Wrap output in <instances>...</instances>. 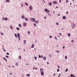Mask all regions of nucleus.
I'll return each mask as SVG.
<instances>
[{"label": "nucleus", "instance_id": "obj_41", "mask_svg": "<svg viewBox=\"0 0 77 77\" xmlns=\"http://www.w3.org/2000/svg\"><path fill=\"white\" fill-rule=\"evenodd\" d=\"M57 72H59V69H58L57 70Z\"/></svg>", "mask_w": 77, "mask_h": 77}, {"label": "nucleus", "instance_id": "obj_62", "mask_svg": "<svg viewBox=\"0 0 77 77\" xmlns=\"http://www.w3.org/2000/svg\"><path fill=\"white\" fill-rule=\"evenodd\" d=\"M38 69V68H35V69L36 70V69Z\"/></svg>", "mask_w": 77, "mask_h": 77}, {"label": "nucleus", "instance_id": "obj_40", "mask_svg": "<svg viewBox=\"0 0 77 77\" xmlns=\"http://www.w3.org/2000/svg\"><path fill=\"white\" fill-rule=\"evenodd\" d=\"M57 52V53H59V51H58L57 50L56 51Z\"/></svg>", "mask_w": 77, "mask_h": 77}, {"label": "nucleus", "instance_id": "obj_11", "mask_svg": "<svg viewBox=\"0 0 77 77\" xmlns=\"http://www.w3.org/2000/svg\"><path fill=\"white\" fill-rule=\"evenodd\" d=\"M14 36H15L16 38H18V36H17V35L16 34H14Z\"/></svg>", "mask_w": 77, "mask_h": 77}, {"label": "nucleus", "instance_id": "obj_23", "mask_svg": "<svg viewBox=\"0 0 77 77\" xmlns=\"http://www.w3.org/2000/svg\"><path fill=\"white\" fill-rule=\"evenodd\" d=\"M26 76H28V77H30V74H27V75H26Z\"/></svg>", "mask_w": 77, "mask_h": 77}, {"label": "nucleus", "instance_id": "obj_1", "mask_svg": "<svg viewBox=\"0 0 77 77\" xmlns=\"http://www.w3.org/2000/svg\"><path fill=\"white\" fill-rule=\"evenodd\" d=\"M45 11L46 13H47V14H48L50 12V11L47 8L45 9Z\"/></svg>", "mask_w": 77, "mask_h": 77}, {"label": "nucleus", "instance_id": "obj_12", "mask_svg": "<svg viewBox=\"0 0 77 77\" xmlns=\"http://www.w3.org/2000/svg\"><path fill=\"white\" fill-rule=\"evenodd\" d=\"M35 23H39V21L38 20H35Z\"/></svg>", "mask_w": 77, "mask_h": 77}, {"label": "nucleus", "instance_id": "obj_26", "mask_svg": "<svg viewBox=\"0 0 77 77\" xmlns=\"http://www.w3.org/2000/svg\"><path fill=\"white\" fill-rule=\"evenodd\" d=\"M19 26L20 27H21V24H19Z\"/></svg>", "mask_w": 77, "mask_h": 77}, {"label": "nucleus", "instance_id": "obj_8", "mask_svg": "<svg viewBox=\"0 0 77 77\" xmlns=\"http://www.w3.org/2000/svg\"><path fill=\"white\" fill-rule=\"evenodd\" d=\"M70 76L71 77H75V76H74V75H72V74L70 75Z\"/></svg>", "mask_w": 77, "mask_h": 77}, {"label": "nucleus", "instance_id": "obj_31", "mask_svg": "<svg viewBox=\"0 0 77 77\" xmlns=\"http://www.w3.org/2000/svg\"><path fill=\"white\" fill-rule=\"evenodd\" d=\"M18 38L19 41H20V37H18Z\"/></svg>", "mask_w": 77, "mask_h": 77}, {"label": "nucleus", "instance_id": "obj_46", "mask_svg": "<svg viewBox=\"0 0 77 77\" xmlns=\"http://www.w3.org/2000/svg\"><path fill=\"white\" fill-rule=\"evenodd\" d=\"M58 69H59V68H60V66H58Z\"/></svg>", "mask_w": 77, "mask_h": 77}, {"label": "nucleus", "instance_id": "obj_20", "mask_svg": "<svg viewBox=\"0 0 77 77\" xmlns=\"http://www.w3.org/2000/svg\"><path fill=\"white\" fill-rule=\"evenodd\" d=\"M6 1L7 2H8V3H9V2H10V1L9 0H6Z\"/></svg>", "mask_w": 77, "mask_h": 77}, {"label": "nucleus", "instance_id": "obj_14", "mask_svg": "<svg viewBox=\"0 0 77 77\" xmlns=\"http://www.w3.org/2000/svg\"><path fill=\"white\" fill-rule=\"evenodd\" d=\"M8 20V18H7V17L5 18V21H6V20Z\"/></svg>", "mask_w": 77, "mask_h": 77}, {"label": "nucleus", "instance_id": "obj_16", "mask_svg": "<svg viewBox=\"0 0 77 77\" xmlns=\"http://www.w3.org/2000/svg\"><path fill=\"white\" fill-rule=\"evenodd\" d=\"M3 59H4V60H5L6 62H7V60H6V58H5V57H4L3 58Z\"/></svg>", "mask_w": 77, "mask_h": 77}, {"label": "nucleus", "instance_id": "obj_64", "mask_svg": "<svg viewBox=\"0 0 77 77\" xmlns=\"http://www.w3.org/2000/svg\"><path fill=\"white\" fill-rule=\"evenodd\" d=\"M58 37L59 38H60V35H58Z\"/></svg>", "mask_w": 77, "mask_h": 77}, {"label": "nucleus", "instance_id": "obj_53", "mask_svg": "<svg viewBox=\"0 0 77 77\" xmlns=\"http://www.w3.org/2000/svg\"><path fill=\"white\" fill-rule=\"evenodd\" d=\"M66 14H68V12H66Z\"/></svg>", "mask_w": 77, "mask_h": 77}, {"label": "nucleus", "instance_id": "obj_55", "mask_svg": "<svg viewBox=\"0 0 77 77\" xmlns=\"http://www.w3.org/2000/svg\"><path fill=\"white\" fill-rule=\"evenodd\" d=\"M44 18L45 19H46V18H47L46 17H44Z\"/></svg>", "mask_w": 77, "mask_h": 77}, {"label": "nucleus", "instance_id": "obj_38", "mask_svg": "<svg viewBox=\"0 0 77 77\" xmlns=\"http://www.w3.org/2000/svg\"><path fill=\"white\" fill-rule=\"evenodd\" d=\"M55 39L56 40H57V38H56V36L55 37Z\"/></svg>", "mask_w": 77, "mask_h": 77}, {"label": "nucleus", "instance_id": "obj_5", "mask_svg": "<svg viewBox=\"0 0 77 77\" xmlns=\"http://www.w3.org/2000/svg\"><path fill=\"white\" fill-rule=\"evenodd\" d=\"M25 21H28V18H27V17H25Z\"/></svg>", "mask_w": 77, "mask_h": 77}, {"label": "nucleus", "instance_id": "obj_27", "mask_svg": "<svg viewBox=\"0 0 77 77\" xmlns=\"http://www.w3.org/2000/svg\"><path fill=\"white\" fill-rule=\"evenodd\" d=\"M10 27L11 29H13V27L12 26H10Z\"/></svg>", "mask_w": 77, "mask_h": 77}, {"label": "nucleus", "instance_id": "obj_48", "mask_svg": "<svg viewBox=\"0 0 77 77\" xmlns=\"http://www.w3.org/2000/svg\"><path fill=\"white\" fill-rule=\"evenodd\" d=\"M51 55H50V54H49V57H51Z\"/></svg>", "mask_w": 77, "mask_h": 77}, {"label": "nucleus", "instance_id": "obj_36", "mask_svg": "<svg viewBox=\"0 0 77 77\" xmlns=\"http://www.w3.org/2000/svg\"><path fill=\"white\" fill-rule=\"evenodd\" d=\"M59 1L60 3L61 2H62V1H61V0H59Z\"/></svg>", "mask_w": 77, "mask_h": 77}, {"label": "nucleus", "instance_id": "obj_57", "mask_svg": "<svg viewBox=\"0 0 77 77\" xmlns=\"http://www.w3.org/2000/svg\"><path fill=\"white\" fill-rule=\"evenodd\" d=\"M21 6V7H23V4H22Z\"/></svg>", "mask_w": 77, "mask_h": 77}, {"label": "nucleus", "instance_id": "obj_32", "mask_svg": "<svg viewBox=\"0 0 77 77\" xmlns=\"http://www.w3.org/2000/svg\"><path fill=\"white\" fill-rule=\"evenodd\" d=\"M68 0H66V3H68Z\"/></svg>", "mask_w": 77, "mask_h": 77}, {"label": "nucleus", "instance_id": "obj_35", "mask_svg": "<svg viewBox=\"0 0 77 77\" xmlns=\"http://www.w3.org/2000/svg\"><path fill=\"white\" fill-rule=\"evenodd\" d=\"M6 54H7V55H9V52H7L6 53Z\"/></svg>", "mask_w": 77, "mask_h": 77}, {"label": "nucleus", "instance_id": "obj_18", "mask_svg": "<svg viewBox=\"0 0 77 77\" xmlns=\"http://www.w3.org/2000/svg\"><path fill=\"white\" fill-rule=\"evenodd\" d=\"M75 27V25L74 24L73 25V28H74Z\"/></svg>", "mask_w": 77, "mask_h": 77}, {"label": "nucleus", "instance_id": "obj_43", "mask_svg": "<svg viewBox=\"0 0 77 77\" xmlns=\"http://www.w3.org/2000/svg\"><path fill=\"white\" fill-rule=\"evenodd\" d=\"M43 69H40V71L41 72L42 71V70H43Z\"/></svg>", "mask_w": 77, "mask_h": 77}, {"label": "nucleus", "instance_id": "obj_29", "mask_svg": "<svg viewBox=\"0 0 77 77\" xmlns=\"http://www.w3.org/2000/svg\"><path fill=\"white\" fill-rule=\"evenodd\" d=\"M26 41L24 40V44H26Z\"/></svg>", "mask_w": 77, "mask_h": 77}, {"label": "nucleus", "instance_id": "obj_2", "mask_svg": "<svg viewBox=\"0 0 77 77\" xmlns=\"http://www.w3.org/2000/svg\"><path fill=\"white\" fill-rule=\"evenodd\" d=\"M31 20L32 21H35V19L33 18H32L31 19Z\"/></svg>", "mask_w": 77, "mask_h": 77}, {"label": "nucleus", "instance_id": "obj_61", "mask_svg": "<svg viewBox=\"0 0 77 77\" xmlns=\"http://www.w3.org/2000/svg\"><path fill=\"white\" fill-rule=\"evenodd\" d=\"M10 75H12V74L11 73H10Z\"/></svg>", "mask_w": 77, "mask_h": 77}, {"label": "nucleus", "instance_id": "obj_10", "mask_svg": "<svg viewBox=\"0 0 77 77\" xmlns=\"http://www.w3.org/2000/svg\"><path fill=\"white\" fill-rule=\"evenodd\" d=\"M63 20H65V19H66V16H63Z\"/></svg>", "mask_w": 77, "mask_h": 77}, {"label": "nucleus", "instance_id": "obj_13", "mask_svg": "<svg viewBox=\"0 0 77 77\" xmlns=\"http://www.w3.org/2000/svg\"><path fill=\"white\" fill-rule=\"evenodd\" d=\"M23 26L24 27H25L26 26V23H23Z\"/></svg>", "mask_w": 77, "mask_h": 77}, {"label": "nucleus", "instance_id": "obj_52", "mask_svg": "<svg viewBox=\"0 0 77 77\" xmlns=\"http://www.w3.org/2000/svg\"><path fill=\"white\" fill-rule=\"evenodd\" d=\"M59 35H60V36H61V35H62V34L61 33H59Z\"/></svg>", "mask_w": 77, "mask_h": 77}, {"label": "nucleus", "instance_id": "obj_49", "mask_svg": "<svg viewBox=\"0 0 77 77\" xmlns=\"http://www.w3.org/2000/svg\"><path fill=\"white\" fill-rule=\"evenodd\" d=\"M38 57H39L40 58V57H41V55H38Z\"/></svg>", "mask_w": 77, "mask_h": 77}, {"label": "nucleus", "instance_id": "obj_25", "mask_svg": "<svg viewBox=\"0 0 77 77\" xmlns=\"http://www.w3.org/2000/svg\"><path fill=\"white\" fill-rule=\"evenodd\" d=\"M68 36H71V34H70V33H68Z\"/></svg>", "mask_w": 77, "mask_h": 77}, {"label": "nucleus", "instance_id": "obj_42", "mask_svg": "<svg viewBox=\"0 0 77 77\" xmlns=\"http://www.w3.org/2000/svg\"><path fill=\"white\" fill-rule=\"evenodd\" d=\"M28 33L29 35H30V31H28Z\"/></svg>", "mask_w": 77, "mask_h": 77}, {"label": "nucleus", "instance_id": "obj_19", "mask_svg": "<svg viewBox=\"0 0 77 77\" xmlns=\"http://www.w3.org/2000/svg\"><path fill=\"white\" fill-rule=\"evenodd\" d=\"M16 65L17 66H18V63H16Z\"/></svg>", "mask_w": 77, "mask_h": 77}, {"label": "nucleus", "instance_id": "obj_54", "mask_svg": "<svg viewBox=\"0 0 77 77\" xmlns=\"http://www.w3.org/2000/svg\"><path fill=\"white\" fill-rule=\"evenodd\" d=\"M2 20H4V17H2Z\"/></svg>", "mask_w": 77, "mask_h": 77}, {"label": "nucleus", "instance_id": "obj_34", "mask_svg": "<svg viewBox=\"0 0 77 77\" xmlns=\"http://www.w3.org/2000/svg\"><path fill=\"white\" fill-rule=\"evenodd\" d=\"M19 59H21V56H19Z\"/></svg>", "mask_w": 77, "mask_h": 77}, {"label": "nucleus", "instance_id": "obj_58", "mask_svg": "<svg viewBox=\"0 0 77 77\" xmlns=\"http://www.w3.org/2000/svg\"><path fill=\"white\" fill-rule=\"evenodd\" d=\"M18 49L19 50H21V49H20V48H18Z\"/></svg>", "mask_w": 77, "mask_h": 77}, {"label": "nucleus", "instance_id": "obj_33", "mask_svg": "<svg viewBox=\"0 0 77 77\" xmlns=\"http://www.w3.org/2000/svg\"><path fill=\"white\" fill-rule=\"evenodd\" d=\"M34 26H35V27H36V23H34Z\"/></svg>", "mask_w": 77, "mask_h": 77}, {"label": "nucleus", "instance_id": "obj_63", "mask_svg": "<svg viewBox=\"0 0 77 77\" xmlns=\"http://www.w3.org/2000/svg\"><path fill=\"white\" fill-rule=\"evenodd\" d=\"M72 42H74V41H73V40L72 41H71Z\"/></svg>", "mask_w": 77, "mask_h": 77}, {"label": "nucleus", "instance_id": "obj_44", "mask_svg": "<svg viewBox=\"0 0 77 77\" xmlns=\"http://www.w3.org/2000/svg\"><path fill=\"white\" fill-rule=\"evenodd\" d=\"M56 24L57 25H59V23L57 22Z\"/></svg>", "mask_w": 77, "mask_h": 77}, {"label": "nucleus", "instance_id": "obj_51", "mask_svg": "<svg viewBox=\"0 0 77 77\" xmlns=\"http://www.w3.org/2000/svg\"><path fill=\"white\" fill-rule=\"evenodd\" d=\"M3 50H4V51H6V50H5V48H3Z\"/></svg>", "mask_w": 77, "mask_h": 77}, {"label": "nucleus", "instance_id": "obj_21", "mask_svg": "<svg viewBox=\"0 0 77 77\" xmlns=\"http://www.w3.org/2000/svg\"><path fill=\"white\" fill-rule=\"evenodd\" d=\"M16 29H17V30H20V28H19V27H17V28H16Z\"/></svg>", "mask_w": 77, "mask_h": 77}, {"label": "nucleus", "instance_id": "obj_22", "mask_svg": "<svg viewBox=\"0 0 77 77\" xmlns=\"http://www.w3.org/2000/svg\"><path fill=\"white\" fill-rule=\"evenodd\" d=\"M43 59L44 60H46V57H43Z\"/></svg>", "mask_w": 77, "mask_h": 77}, {"label": "nucleus", "instance_id": "obj_45", "mask_svg": "<svg viewBox=\"0 0 77 77\" xmlns=\"http://www.w3.org/2000/svg\"><path fill=\"white\" fill-rule=\"evenodd\" d=\"M41 57L42 58H43L44 57H43V56L41 55Z\"/></svg>", "mask_w": 77, "mask_h": 77}, {"label": "nucleus", "instance_id": "obj_60", "mask_svg": "<svg viewBox=\"0 0 77 77\" xmlns=\"http://www.w3.org/2000/svg\"><path fill=\"white\" fill-rule=\"evenodd\" d=\"M47 64H49V62H47Z\"/></svg>", "mask_w": 77, "mask_h": 77}, {"label": "nucleus", "instance_id": "obj_28", "mask_svg": "<svg viewBox=\"0 0 77 77\" xmlns=\"http://www.w3.org/2000/svg\"><path fill=\"white\" fill-rule=\"evenodd\" d=\"M34 59H35V60H36V59H37V57H34Z\"/></svg>", "mask_w": 77, "mask_h": 77}, {"label": "nucleus", "instance_id": "obj_37", "mask_svg": "<svg viewBox=\"0 0 77 77\" xmlns=\"http://www.w3.org/2000/svg\"><path fill=\"white\" fill-rule=\"evenodd\" d=\"M68 71V69H66V70H65V72H67Z\"/></svg>", "mask_w": 77, "mask_h": 77}, {"label": "nucleus", "instance_id": "obj_4", "mask_svg": "<svg viewBox=\"0 0 77 77\" xmlns=\"http://www.w3.org/2000/svg\"><path fill=\"white\" fill-rule=\"evenodd\" d=\"M32 6H30L29 7V9H30V10H32Z\"/></svg>", "mask_w": 77, "mask_h": 77}, {"label": "nucleus", "instance_id": "obj_9", "mask_svg": "<svg viewBox=\"0 0 77 77\" xmlns=\"http://www.w3.org/2000/svg\"><path fill=\"white\" fill-rule=\"evenodd\" d=\"M49 6H51L52 5V3L51 2H50L48 4Z\"/></svg>", "mask_w": 77, "mask_h": 77}, {"label": "nucleus", "instance_id": "obj_15", "mask_svg": "<svg viewBox=\"0 0 77 77\" xmlns=\"http://www.w3.org/2000/svg\"><path fill=\"white\" fill-rule=\"evenodd\" d=\"M21 18H22L24 19V18H25V17H24V16H21Z\"/></svg>", "mask_w": 77, "mask_h": 77}, {"label": "nucleus", "instance_id": "obj_3", "mask_svg": "<svg viewBox=\"0 0 77 77\" xmlns=\"http://www.w3.org/2000/svg\"><path fill=\"white\" fill-rule=\"evenodd\" d=\"M53 3L55 5H57V2L56 1H54L53 2Z\"/></svg>", "mask_w": 77, "mask_h": 77}, {"label": "nucleus", "instance_id": "obj_59", "mask_svg": "<svg viewBox=\"0 0 77 77\" xmlns=\"http://www.w3.org/2000/svg\"><path fill=\"white\" fill-rule=\"evenodd\" d=\"M60 14H57V16H60Z\"/></svg>", "mask_w": 77, "mask_h": 77}, {"label": "nucleus", "instance_id": "obj_50", "mask_svg": "<svg viewBox=\"0 0 77 77\" xmlns=\"http://www.w3.org/2000/svg\"><path fill=\"white\" fill-rule=\"evenodd\" d=\"M52 38V36L51 35H50V38Z\"/></svg>", "mask_w": 77, "mask_h": 77}, {"label": "nucleus", "instance_id": "obj_6", "mask_svg": "<svg viewBox=\"0 0 77 77\" xmlns=\"http://www.w3.org/2000/svg\"><path fill=\"white\" fill-rule=\"evenodd\" d=\"M41 75H44V72L42 71L41 72Z\"/></svg>", "mask_w": 77, "mask_h": 77}, {"label": "nucleus", "instance_id": "obj_47", "mask_svg": "<svg viewBox=\"0 0 77 77\" xmlns=\"http://www.w3.org/2000/svg\"><path fill=\"white\" fill-rule=\"evenodd\" d=\"M67 58V57L66 56L65 57V59H66Z\"/></svg>", "mask_w": 77, "mask_h": 77}, {"label": "nucleus", "instance_id": "obj_17", "mask_svg": "<svg viewBox=\"0 0 77 77\" xmlns=\"http://www.w3.org/2000/svg\"><path fill=\"white\" fill-rule=\"evenodd\" d=\"M17 35L18 36V37H20V33H17Z\"/></svg>", "mask_w": 77, "mask_h": 77}, {"label": "nucleus", "instance_id": "obj_24", "mask_svg": "<svg viewBox=\"0 0 77 77\" xmlns=\"http://www.w3.org/2000/svg\"><path fill=\"white\" fill-rule=\"evenodd\" d=\"M25 5H26V6H28V4L27 3H26Z\"/></svg>", "mask_w": 77, "mask_h": 77}, {"label": "nucleus", "instance_id": "obj_56", "mask_svg": "<svg viewBox=\"0 0 77 77\" xmlns=\"http://www.w3.org/2000/svg\"><path fill=\"white\" fill-rule=\"evenodd\" d=\"M63 48L64 49V48H65V46H63Z\"/></svg>", "mask_w": 77, "mask_h": 77}, {"label": "nucleus", "instance_id": "obj_39", "mask_svg": "<svg viewBox=\"0 0 77 77\" xmlns=\"http://www.w3.org/2000/svg\"><path fill=\"white\" fill-rule=\"evenodd\" d=\"M1 35H4L3 33V32H1Z\"/></svg>", "mask_w": 77, "mask_h": 77}, {"label": "nucleus", "instance_id": "obj_7", "mask_svg": "<svg viewBox=\"0 0 77 77\" xmlns=\"http://www.w3.org/2000/svg\"><path fill=\"white\" fill-rule=\"evenodd\" d=\"M34 45H35V44H32L31 47L32 48H34Z\"/></svg>", "mask_w": 77, "mask_h": 77}, {"label": "nucleus", "instance_id": "obj_30", "mask_svg": "<svg viewBox=\"0 0 77 77\" xmlns=\"http://www.w3.org/2000/svg\"><path fill=\"white\" fill-rule=\"evenodd\" d=\"M6 57H7V58H9V56L7 55L5 56Z\"/></svg>", "mask_w": 77, "mask_h": 77}]
</instances>
